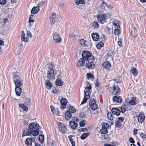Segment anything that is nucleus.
Instances as JSON below:
<instances>
[{"mask_svg": "<svg viewBox=\"0 0 146 146\" xmlns=\"http://www.w3.org/2000/svg\"><path fill=\"white\" fill-rule=\"evenodd\" d=\"M25 103L26 104V105H30L31 104L30 99L29 98H27L25 101Z\"/></svg>", "mask_w": 146, "mask_h": 146, "instance_id": "42", "label": "nucleus"}, {"mask_svg": "<svg viewBox=\"0 0 146 146\" xmlns=\"http://www.w3.org/2000/svg\"><path fill=\"white\" fill-rule=\"evenodd\" d=\"M97 19L100 23H104L106 22V17L104 15H100L97 17Z\"/></svg>", "mask_w": 146, "mask_h": 146, "instance_id": "8", "label": "nucleus"}, {"mask_svg": "<svg viewBox=\"0 0 146 146\" xmlns=\"http://www.w3.org/2000/svg\"><path fill=\"white\" fill-rule=\"evenodd\" d=\"M53 38L54 40L56 42H60L62 40L60 35L56 33L54 34Z\"/></svg>", "mask_w": 146, "mask_h": 146, "instance_id": "7", "label": "nucleus"}, {"mask_svg": "<svg viewBox=\"0 0 146 146\" xmlns=\"http://www.w3.org/2000/svg\"><path fill=\"white\" fill-rule=\"evenodd\" d=\"M72 121H74V122L75 121L76 122H78V119L76 117H72Z\"/></svg>", "mask_w": 146, "mask_h": 146, "instance_id": "62", "label": "nucleus"}, {"mask_svg": "<svg viewBox=\"0 0 146 146\" xmlns=\"http://www.w3.org/2000/svg\"><path fill=\"white\" fill-rule=\"evenodd\" d=\"M113 92L115 95L119 94L120 89L117 85H114L113 87Z\"/></svg>", "mask_w": 146, "mask_h": 146, "instance_id": "19", "label": "nucleus"}, {"mask_svg": "<svg viewBox=\"0 0 146 146\" xmlns=\"http://www.w3.org/2000/svg\"><path fill=\"white\" fill-rule=\"evenodd\" d=\"M86 41L84 39H81L80 41V44H81L82 46H83V47H85L86 46L85 42Z\"/></svg>", "mask_w": 146, "mask_h": 146, "instance_id": "41", "label": "nucleus"}, {"mask_svg": "<svg viewBox=\"0 0 146 146\" xmlns=\"http://www.w3.org/2000/svg\"><path fill=\"white\" fill-rule=\"evenodd\" d=\"M86 75L87 78L88 79L90 78H92V79H94V76L90 73H87Z\"/></svg>", "mask_w": 146, "mask_h": 146, "instance_id": "44", "label": "nucleus"}, {"mask_svg": "<svg viewBox=\"0 0 146 146\" xmlns=\"http://www.w3.org/2000/svg\"><path fill=\"white\" fill-rule=\"evenodd\" d=\"M138 121L140 123H142L144 121L145 116L144 114H139L137 116Z\"/></svg>", "mask_w": 146, "mask_h": 146, "instance_id": "10", "label": "nucleus"}, {"mask_svg": "<svg viewBox=\"0 0 146 146\" xmlns=\"http://www.w3.org/2000/svg\"><path fill=\"white\" fill-rule=\"evenodd\" d=\"M131 36H133V39H132L133 41L135 42H137L138 39H135V38H136L137 36L138 35L137 31L135 28H134L133 29V31H131Z\"/></svg>", "mask_w": 146, "mask_h": 146, "instance_id": "5", "label": "nucleus"}, {"mask_svg": "<svg viewBox=\"0 0 146 146\" xmlns=\"http://www.w3.org/2000/svg\"><path fill=\"white\" fill-rule=\"evenodd\" d=\"M107 117L110 120H112L113 119V116L112 113L110 112H108L107 114Z\"/></svg>", "mask_w": 146, "mask_h": 146, "instance_id": "35", "label": "nucleus"}, {"mask_svg": "<svg viewBox=\"0 0 146 146\" xmlns=\"http://www.w3.org/2000/svg\"><path fill=\"white\" fill-rule=\"evenodd\" d=\"M117 44L120 47H121L122 46V42L120 41H119L117 42Z\"/></svg>", "mask_w": 146, "mask_h": 146, "instance_id": "61", "label": "nucleus"}, {"mask_svg": "<svg viewBox=\"0 0 146 146\" xmlns=\"http://www.w3.org/2000/svg\"><path fill=\"white\" fill-rule=\"evenodd\" d=\"M21 40L25 42H27L29 40V38L28 37H24Z\"/></svg>", "mask_w": 146, "mask_h": 146, "instance_id": "57", "label": "nucleus"}, {"mask_svg": "<svg viewBox=\"0 0 146 146\" xmlns=\"http://www.w3.org/2000/svg\"><path fill=\"white\" fill-rule=\"evenodd\" d=\"M119 29H115L114 31V33L116 35H117L120 33Z\"/></svg>", "mask_w": 146, "mask_h": 146, "instance_id": "51", "label": "nucleus"}, {"mask_svg": "<svg viewBox=\"0 0 146 146\" xmlns=\"http://www.w3.org/2000/svg\"><path fill=\"white\" fill-rule=\"evenodd\" d=\"M31 17H33V15H30V17L29 18V22L31 23V22H32L33 23L34 22V20L33 19H32Z\"/></svg>", "mask_w": 146, "mask_h": 146, "instance_id": "54", "label": "nucleus"}, {"mask_svg": "<svg viewBox=\"0 0 146 146\" xmlns=\"http://www.w3.org/2000/svg\"><path fill=\"white\" fill-rule=\"evenodd\" d=\"M69 110L72 113H75L76 111V109L72 106H70L69 107Z\"/></svg>", "mask_w": 146, "mask_h": 146, "instance_id": "40", "label": "nucleus"}, {"mask_svg": "<svg viewBox=\"0 0 146 146\" xmlns=\"http://www.w3.org/2000/svg\"><path fill=\"white\" fill-rule=\"evenodd\" d=\"M48 68L49 69V70L48 71H51L52 70L54 71V63L49 64Z\"/></svg>", "mask_w": 146, "mask_h": 146, "instance_id": "37", "label": "nucleus"}, {"mask_svg": "<svg viewBox=\"0 0 146 146\" xmlns=\"http://www.w3.org/2000/svg\"><path fill=\"white\" fill-rule=\"evenodd\" d=\"M56 85L58 86H61L63 85V82L60 79H57L55 82Z\"/></svg>", "mask_w": 146, "mask_h": 146, "instance_id": "29", "label": "nucleus"}, {"mask_svg": "<svg viewBox=\"0 0 146 146\" xmlns=\"http://www.w3.org/2000/svg\"><path fill=\"white\" fill-rule=\"evenodd\" d=\"M91 89L92 86L91 85H90L89 87H86L85 89H86L87 91H90Z\"/></svg>", "mask_w": 146, "mask_h": 146, "instance_id": "64", "label": "nucleus"}, {"mask_svg": "<svg viewBox=\"0 0 146 146\" xmlns=\"http://www.w3.org/2000/svg\"><path fill=\"white\" fill-rule=\"evenodd\" d=\"M15 84L16 87L21 88L22 85L23 84L22 80H21L17 81V82H14Z\"/></svg>", "mask_w": 146, "mask_h": 146, "instance_id": "26", "label": "nucleus"}, {"mask_svg": "<svg viewBox=\"0 0 146 146\" xmlns=\"http://www.w3.org/2000/svg\"><path fill=\"white\" fill-rule=\"evenodd\" d=\"M19 106L21 107L24 111H27L28 110V107L26 106L24 104H20Z\"/></svg>", "mask_w": 146, "mask_h": 146, "instance_id": "32", "label": "nucleus"}, {"mask_svg": "<svg viewBox=\"0 0 146 146\" xmlns=\"http://www.w3.org/2000/svg\"><path fill=\"white\" fill-rule=\"evenodd\" d=\"M89 106L92 110H95L98 107L96 104V100L94 98H91L89 102Z\"/></svg>", "mask_w": 146, "mask_h": 146, "instance_id": "4", "label": "nucleus"}, {"mask_svg": "<svg viewBox=\"0 0 146 146\" xmlns=\"http://www.w3.org/2000/svg\"><path fill=\"white\" fill-rule=\"evenodd\" d=\"M6 0H0V4L2 5H5L6 2Z\"/></svg>", "mask_w": 146, "mask_h": 146, "instance_id": "52", "label": "nucleus"}, {"mask_svg": "<svg viewBox=\"0 0 146 146\" xmlns=\"http://www.w3.org/2000/svg\"><path fill=\"white\" fill-rule=\"evenodd\" d=\"M50 108L51 109V111L53 113H58V109L56 108H55L54 107H53L52 106H50Z\"/></svg>", "mask_w": 146, "mask_h": 146, "instance_id": "31", "label": "nucleus"}, {"mask_svg": "<svg viewBox=\"0 0 146 146\" xmlns=\"http://www.w3.org/2000/svg\"><path fill=\"white\" fill-rule=\"evenodd\" d=\"M92 27L94 29H98L99 27V25L98 22L95 21L93 22L92 23Z\"/></svg>", "mask_w": 146, "mask_h": 146, "instance_id": "34", "label": "nucleus"}, {"mask_svg": "<svg viewBox=\"0 0 146 146\" xmlns=\"http://www.w3.org/2000/svg\"><path fill=\"white\" fill-rule=\"evenodd\" d=\"M84 96L83 101H82L81 104L83 105L86 102L88 99L90 98L91 92L90 91H87L86 89L84 90Z\"/></svg>", "mask_w": 146, "mask_h": 146, "instance_id": "3", "label": "nucleus"}, {"mask_svg": "<svg viewBox=\"0 0 146 146\" xmlns=\"http://www.w3.org/2000/svg\"><path fill=\"white\" fill-rule=\"evenodd\" d=\"M60 102L61 104V108L62 109L64 108L67 103V100L65 98H62L61 99Z\"/></svg>", "mask_w": 146, "mask_h": 146, "instance_id": "15", "label": "nucleus"}, {"mask_svg": "<svg viewBox=\"0 0 146 146\" xmlns=\"http://www.w3.org/2000/svg\"><path fill=\"white\" fill-rule=\"evenodd\" d=\"M113 50H110L108 51V55L109 56H111L113 54Z\"/></svg>", "mask_w": 146, "mask_h": 146, "instance_id": "49", "label": "nucleus"}, {"mask_svg": "<svg viewBox=\"0 0 146 146\" xmlns=\"http://www.w3.org/2000/svg\"><path fill=\"white\" fill-rule=\"evenodd\" d=\"M56 18V14L53 13L52 15L50 16V22L51 24H54L55 22V19Z\"/></svg>", "mask_w": 146, "mask_h": 146, "instance_id": "13", "label": "nucleus"}, {"mask_svg": "<svg viewBox=\"0 0 146 146\" xmlns=\"http://www.w3.org/2000/svg\"><path fill=\"white\" fill-rule=\"evenodd\" d=\"M27 35L29 37H31L32 36L31 32L29 31H27Z\"/></svg>", "mask_w": 146, "mask_h": 146, "instance_id": "58", "label": "nucleus"}, {"mask_svg": "<svg viewBox=\"0 0 146 146\" xmlns=\"http://www.w3.org/2000/svg\"><path fill=\"white\" fill-rule=\"evenodd\" d=\"M45 86L46 88L49 90H50L51 88L53 86L51 83L50 82L49 80H46L45 82Z\"/></svg>", "mask_w": 146, "mask_h": 146, "instance_id": "17", "label": "nucleus"}, {"mask_svg": "<svg viewBox=\"0 0 146 146\" xmlns=\"http://www.w3.org/2000/svg\"><path fill=\"white\" fill-rule=\"evenodd\" d=\"M38 139L39 141L42 143L44 140V136L42 134L38 136Z\"/></svg>", "mask_w": 146, "mask_h": 146, "instance_id": "45", "label": "nucleus"}, {"mask_svg": "<svg viewBox=\"0 0 146 146\" xmlns=\"http://www.w3.org/2000/svg\"><path fill=\"white\" fill-rule=\"evenodd\" d=\"M52 92L54 94H57L59 93V91L56 88H54L52 90Z\"/></svg>", "mask_w": 146, "mask_h": 146, "instance_id": "46", "label": "nucleus"}, {"mask_svg": "<svg viewBox=\"0 0 146 146\" xmlns=\"http://www.w3.org/2000/svg\"><path fill=\"white\" fill-rule=\"evenodd\" d=\"M58 127L59 130L62 133H64L66 131L67 128L64 124L59 122Z\"/></svg>", "mask_w": 146, "mask_h": 146, "instance_id": "6", "label": "nucleus"}, {"mask_svg": "<svg viewBox=\"0 0 146 146\" xmlns=\"http://www.w3.org/2000/svg\"><path fill=\"white\" fill-rule=\"evenodd\" d=\"M136 99L135 97H132V99L130 100L129 101V103L131 105L134 106L137 104L136 102Z\"/></svg>", "mask_w": 146, "mask_h": 146, "instance_id": "24", "label": "nucleus"}, {"mask_svg": "<svg viewBox=\"0 0 146 146\" xmlns=\"http://www.w3.org/2000/svg\"><path fill=\"white\" fill-rule=\"evenodd\" d=\"M74 2L76 5L79 4H84L85 3L84 0H75Z\"/></svg>", "mask_w": 146, "mask_h": 146, "instance_id": "36", "label": "nucleus"}, {"mask_svg": "<svg viewBox=\"0 0 146 146\" xmlns=\"http://www.w3.org/2000/svg\"><path fill=\"white\" fill-rule=\"evenodd\" d=\"M98 10L100 12H102L104 11L105 10V7L104 5H101L100 6L97 7Z\"/></svg>", "mask_w": 146, "mask_h": 146, "instance_id": "33", "label": "nucleus"}, {"mask_svg": "<svg viewBox=\"0 0 146 146\" xmlns=\"http://www.w3.org/2000/svg\"><path fill=\"white\" fill-rule=\"evenodd\" d=\"M13 77L14 82H17V81H19V80H21L19 76L18 75L17 73L14 74Z\"/></svg>", "mask_w": 146, "mask_h": 146, "instance_id": "25", "label": "nucleus"}, {"mask_svg": "<svg viewBox=\"0 0 146 146\" xmlns=\"http://www.w3.org/2000/svg\"><path fill=\"white\" fill-rule=\"evenodd\" d=\"M131 72L135 76H137L138 74V72L136 69L135 68H132L131 70Z\"/></svg>", "mask_w": 146, "mask_h": 146, "instance_id": "28", "label": "nucleus"}, {"mask_svg": "<svg viewBox=\"0 0 146 146\" xmlns=\"http://www.w3.org/2000/svg\"><path fill=\"white\" fill-rule=\"evenodd\" d=\"M16 95L17 96H20L22 92V88L20 87H16L15 89Z\"/></svg>", "mask_w": 146, "mask_h": 146, "instance_id": "21", "label": "nucleus"}, {"mask_svg": "<svg viewBox=\"0 0 146 146\" xmlns=\"http://www.w3.org/2000/svg\"><path fill=\"white\" fill-rule=\"evenodd\" d=\"M122 126L121 122L119 121H117L115 122V127H121Z\"/></svg>", "mask_w": 146, "mask_h": 146, "instance_id": "43", "label": "nucleus"}, {"mask_svg": "<svg viewBox=\"0 0 146 146\" xmlns=\"http://www.w3.org/2000/svg\"><path fill=\"white\" fill-rule=\"evenodd\" d=\"M28 127L29 129H26L24 130L22 134L23 137L31 134L36 136L38 134L39 127L38 124L34 122L31 123L29 125Z\"/></svg>", "mask_w": 146, "mask_h": 146, "instance_id": "2", "label": "nucleus"}, {"mask_svg": "<svg viewBox=\"0 0 146 146\" xmlns=\"http://www.w3.org/2000/svg\"><path fill=\"white\" fill-rule=\"evenodd\" d=\"M33 139L31 138H27L25 141V143L27 146H32Z\"/></svg>", "mask_w": 146, "mask_h": 146, "instance_id": "18", "label": "nucleus"}, {"mask_svg": "<svg viewBox=\"0 0 146 146\" xmlns=\"http://www.w3.org/2000/svg\"><path fill=\"white\" fill-rule=\"evenodd\" d=\"M113 101L115 103H120L122 102V98L118 95L115 96L113 98Z\"/></svg>", "mask_w": 146, "mask_h": 146, "instance_id": "11", "label": "nucleus"}, {"mask_svg": "<svg viewBox=\"0 0 146 146\" xmlns=\"http://www.w3.org/2000/svg\"><path fill=\"white\" fill-rule=\"evenodd\" d=\"M82 58L85 61V67L89 69L94 68L95 65L94 64V57L92 53L87 50L84 51L82 54Z\"/></svg>", "mask_w": 146, "mask_h": 146, "instance_id": "1", "label": "nucleus"}, {"mask_svg": "<svg viewBox=\"0 0 146 146\" xmlns=\"http://www.w3.org/2000/svg\"><path fill=\"white\" fill-rule=\"evenodd\" d=\"M92 36L93 40L98 41L99 39V36L98 33H93L92 34Z\"/></svg>", "mask_w": 146, "mask_h": 146, "instance_id": "23", "label": "nucleus"}, {"mask_svg": "<svg viewBox=\"0 0 146 146\" xmlns=\"http://www.w3.org/2000/svg\"><path fill=\"white\" fill-rule=\"evenodd\" d=\"M85 125V123L83 121H81L80 123V126L81 127H84Z\"/></svg>", "mask_w": 146, "mask_h": 146, "instance_id": "55", "label": "nucleus"}, {"mask_svg": "<svg viewBox=\"0 0 146 146\" xmlns=\"http://www.w3.org/2000/svg\"><path fill=\"white\" fill-rule=\"evenodd\" d=\"M80 116L82 118H85L86 116L83 113H80Z\"/></svg>", "mask_w": 146, "mask_h": 146, "instance_id": "60", "label": "nucleus"}, {"mask_svg": "<svg viewBox=\"0 0 146 146\" xmlns=\"http://www.w3.org/2000/svg\"><path fill=\"white\" fill-rule=\"evenodd\" d=\"M124 118L122 117H118V121H119L120 122H122L123 121Z\"/></svg>", "mask_w": 146, "mask_h": 146, "instance_id": "53", "label": "nucleus"}, {"mask_svg": "<svg viewBox=\"0 0 146 146\" xmlns=\"http://www.w3.org/2000/svg\"><path fill=\"white\" fill-rule=\"evenodd\" d=\"M140 135L142 137V139L143 140H144L146 138V134H144L143 133H141Z\"/></svg>", "mask_w": 146, "mask_h": 146, "instance_id": "48", "label": "nucleus"}, {"mask_svg": "<svg viewBox=\"0 0 146 146\" xmlns=\"http://www.w3.org/2000/svg\"><path fill=\"white\" fill-rule=\"evenodd\" d=\"M114 80L116 83H120V78L118 77L117 78L114 79Z\"/></svg>", "mask_w": 146, "mask_h": 146, "instance_id": "50", "label": "nucleus"}, {"mask_svg": "<svg viewBox=\"0 0 146 146\" xmlns=\"http://www.w3.org/2000/svg\"><path fill=\"white\" fill-rule=\"evenodd\" d=\"M85 63L86 64L85 61L82 58L78 60L76 64V65L78 67L81 66H83Z\"/></svg>", "mask_w": 146, "mask_h": 146, "instance_id": "16", "label": "nucleus"}, {"mask_svg": "<svg viewBox=\"0 0 146 146\" xmlns=\"http://www.w3.org/2000/svg\"><path fill=\"white\" fill-rule=\"evenodd\" d=\"M89 133H83L80 137L81 139L82 140L85 139L87 138L89 135Z\"/></svg>", "mask_w": 146, "mask_h": 146, "instance_id": "30", "label": "nucleus"}, {"mask_svg": "<svg viewBox=\"0 0 146 146\" xmlns=\"http://www.w3.org/2000/svg\"><path fill=\"white\" fill-rule=\"evenodd\" d=\"M54 71L52 70L51 71H48L47 74V77L50 80L54 79Z\"/></svg>", "mask_w": 146, "mask_h": 146, "instance_id": "9", "label": "nucleus"}, {"mask_svg": "<svg viewBox=\"0 0 146 146\" xmlns=\"http://www.w3.org/2000/svg\"><path fill=\"white\" fill-rule=\"evenodd\" d=\"M100 132L102 134H106L108 133V131L106 128L102 127V128L100 129Z\"/></svg>", "mask_w": 146, "mask_h": 146, "instance_id": "39", "label": "nucleus"}, {"mask_svg": "<svg viewBox=\"0 0 146 146\" xmlns=\"http://www.w3.org/2000/svg\"><path fill=\"white\" fill-rule=\"evenodd\" d=\"M69 125L70 127L73 129H75L78 126V124L74 121H69Z\"/></svg>", "mask_w": 146, "mask_h": 146, "instance_id": "14", "label": "nucleus"}, {"mask_svg": "<svg viewBox=\"0 0 146 146\" xmlns=\"http://www.w3.org/2000/svg\"><path fill=\"white\" fill-rule=\"evenodd\" d=\"M129 141L130 142L132 143H135L134 139L131 137L129 138Z\"/></svg>", "mask_w": 146, "mask_h": 146, "instance_id": "56", "label": "nucleus"}, {"mask_svg": "<svg viewBox=\"0 0 146 146\" xmlns=\"http://www.w3.org/2000/svg\"><path fill=\"white\" fill-rule=\"evenodd\" d=\"M102 127L107 129L109 127V125L108 123H104L102 125Z\"/></svg>", "mask_w": 146, "mask_h": 146, "instance_id": "47", "label": "nucleus"}, {"mask_svg": "<svg viewBox=\"0 0 146 146\" xmlns=\"http://www.w3.org/2000/svg\"><path fill=\"white\" fill-rule=\"evenodd\" d=\"M39 10V6L34 7L31 9V13L32 14H35L37 13Z\"/></svg>", "mask_w": 146, "mask_h": 146, "instance_id": "22", "label": "nucleus"}, {"mask_svg": "<svg viewBox=\"0 0 146 146\" xmlns=\"http://www.w3.org/2000/svg\"><path fill=\"white\" fill-rule=\"evenodd\" d=\"M72 115L70 112L66 111L65 113V118L67 120H69L71 117Z\"/></svg>", "mask_w": 146, "mask_h": 146, "instance_id": "27", "label": "nucleus"}, {"mask_svg": "<svg viewBox=\"0 0 146 146\" xmlns=\"http://www.w3.org/2000/svg\"><path fill=\"white\" fill-rule=\"evenodd\" d=\"M111 111L113 114L117 116L119 115L121 112L120 111L119 109L115 108H112Z\"/></svg>", "mask_w": 146, "mask_h": 146, "instance_id": "12", "label": "nucleus"}, {"mask_svg": "<svg viewBox=\"0 0 146 146\" xmlns=\"http://www.w3.org/2000/svg\"><path fill=\"white\" fill-rule=\"evenodd\" d=\"M102 66L104 68L108 69L110 68L111 64L109 62L106 61L103 63Z\"/></svg>", "mask_w": 146, "mask_h": 146, "instance_id": "20", "label": "nucleus"}, {"mask_svg": "<svg viewBox=\"0 0 146 146\" xmlns=\"http://www.w3.org/2000/svg\"><path fill=\"white\" fill-rule=\"evenodd\" d=\"M104 43L102 41H100L96 45V47L98 49H100L102 47Z\"/></svg>", "mask_w": 146, "mask_h": 146, "instance_id": "38", "label": "nucleus"}, {"mask_svg": "<svg viewBox=\"0 0 146 146\" xmlns=\"http://www.w3.org/2000/svg\"><path fill=\"white\" fill-rule=\"evenodd\" d=\"M25 35L23 31H22L21 40L25 37Z\"/></svg>", "mask_w": 146, "mask_h": 146, "instance_id": "63", "label": "nucleus"}, {"mask_svg": "<svg viewBox=\"0 0 146 146\" xmlns=\"http://www.w3.org/2000/svg\"><path fill=\"white\" fill-rule=\"evenodd\" d=\"M119 108H120L121 110L120 111L121 113H124L126 111V109L125 108H122V107H120Z\"/></svg>", "mask_w": 146, "mask_h": 146, "instance_id": "59", "label": "nucleus"}]
</instances>
